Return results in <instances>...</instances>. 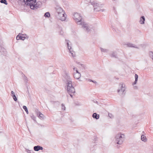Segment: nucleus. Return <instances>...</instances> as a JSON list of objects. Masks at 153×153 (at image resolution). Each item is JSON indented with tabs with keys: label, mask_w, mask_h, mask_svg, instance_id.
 <instances>
[{
	"label": "nucleus",
	"mask_w": 153,
	"mask_h": 153,
	"mask_svg": "<svg viewBox=\"0 0 153 153\" xmlns=\"http://www.w3.org/2000/svg\"><path fill=\"white\" fill-rule=\"evenodd\" d=\"M134 89H137V87L136 86H134Z\"/></svg>",
	"instance_id": "32"
},
{
	"label": "nucleus",
	"mask_w": 153,
	"mask_h": 153,
	"mask_svg": "<svg viewBox=\"0 0 153 153\" xmlns=\"http://www.w3.org/2000/svg\"><path fill=\"white\" fill-rule=\"evenodd\" d=\"M111 56L113 57L117 58V54L116 52H113L111 54Z\"/></svg>",
	"instance_id": "20"
},
{
	"label": "nucleus",
	"mask_w": 153,
	"mask_h": 153,
	"mask_svg": "<svg viewBox=\"0 0 153 153\" xmlns=\"http://www.w3.org/2000/svg\"><path fill=\"white\" fill-rule=\"evenodd\" d=\"M127 45L128 47L134 48H138L136 45L131 43H128L127 44Z\"/></svg>",
	"instance_id": "12"
},
{
	"label": "nucleus",
	"mask_w": 153,
	"mask_h": 153,
	"mask_svg": "<svg viewBox=\"0 0 153 153\" xmlns=\"http://www.w3.org/2000/svg\"><path fill=\"white\" fill-rule=\"evenodd\" d=\"M150 57L151 58L153 61V52L150 51L149 53Z\"/></svg>",
	"instance_id": "21"
},
{
	"label": "nucleus",
	"mask_w": 153,
	"mask_h": 153,
	"mask_svg": "<svg viewBox=\"0 0 153 153\" xmlns=\"http://www.w3.org/2000/svg\"><path fill=\"white\" fill-rule=\"evenodd\" d=\"M25 4L30 6L31 9H37L39 7V5L36 3V0H26Z\"/></svg>",
	"instance_id": "3"
},
{
	"label": "nucleus",
	"mask_w": 153,
	"mask_h": 153,
	"mask_svg": "<svg viewBox=\"0 0 153 153\" xmlns=\"http://www.w3.org/2000/svg\"><path fill=\"white\" fill-rule=\"evenodd\" d=\"M145 21V18L144 16H142L141 17L140 20V22L141 24H144V21Z\"/></svg>",
	"instance_id": "14"
},
{
	"label": "nucleus",
	"mask_w": 153,
	"mask_h": 153,
	"mask_svg": "<svg viewBox=\"0 0 153 153\" xmlns=\"http://www.w3.org/2000/svg\"><path fill=\"white\" fill-rule=\"evenodd\" d=\"M23 108L25 110V111L26 112V113L27 114H28V110H27V108L26 107V106H25V105H24L23 106Z\"/></svg>",
	"instance_id": "25"
},
{
	"label": "nucleus",
	"mask_w": 153,
	"mask_h": 153,
	"mask_svg": "<svg viewBox=\"0 0 153 153\" xmlns=\"http://www.w3.org/2000/svg\"><path fill=\"white\" fill-rule=\"evenodd\" d=\"M56 17L58 19L62 21H65V15L64 12L56 14Z\"/></svg>",
	"instance_id": "7"
},
{
	"label": "nucleus",
	"mask_w": 153,
	"mask_h": 153,
	"mask_svg": "<svg viewBox=\"0 0 153 153\" xmlns=\"http://www.w3.org/2000/svg\"><path fill=\"white\" fill-rule=\"evenodd\" d=\"M43 149V147L39 146H35L33 147L34 150L36 151H38L39 150H42Z\"/></svg>",
	"instance_id": "8"
},
{
	"label": "nucleus",
	"mask_w": 153,
	"mask_h": 153,
	"mask_svg": "<svg viewBox=\"0 0 153 153\" xmlns=\"http://www.w3.org/2000/svg\"><path fill=\"white\" fill-rule=\"evenodd\" d=\"M70 52L73 57H74L75 56V52H74L72 50H70Z\"/></svg>",
	"instance_id": "23"
},
{
	"label": "nucleus",
	"mask_w": 153,
	"mask_h": 153,
	"mask_svg": "<svg viewBox=\"0 0 153 153\" xmlns=\"http://www.w3.org/2000/svg\"><path fill=\"white\" fill-rule=\"evenodd\" d=\"M56 10L57 14L64 12L62 9L61 7H57L56 8Z\"/></svg>",
	"instance_id": "10"
},
{
	"label": "nucleus",
	"mask_w": 153,
	"mask_h": 153,
	"mask_svg": "<svg viewBox=\"0 0 153 153\" xmlns=\"http://www.w3.org/2000/svg\"><path fill=\"white\" fill-rule=\"evenodd\" d=\"M73 18L79 25H80L87 32H88L91 30V28L88 25L86 22L82 21V17L80 14L78 13H75L73 15Z\"/></svg>",
	"instance_id": "2"
},
{
	"label": "nucleus",
	"mask_w": 153,
	"mask_h": 153,
	"mask_svg": "<svg viewBox=\"0 0 153 153\" xmlns=\"http://www.w3.org/2000/svg\"><path fill=\"white\" fill-rule=\"evenodd\" d=\"M37 115L39 118L41 119H43L45 118V116L40 112H38Z\"/></svg>",
	"instance_id": "11"
},
{
	"label": "nucleus",
	"mask_w": 153,
	"mask_h": 153,
	"mask_svg": "<svg viewBox=\"0 0 153 153\" xmlns=\"http://www.w3.org/2000/svg\"><path fill=\"white\" fill-rule=\"evenodd\" d=\"M138 75L137 74H135V80L134 82L132 83V85H136L137 84L138 80Z\"/></svg>",
	"instance_id": "16"
},
{
	"label": "nucleus",
	"mask_w": 153,
	"mask_h": 153,
	"mask_svg": "<svg viewBox=\"0 0 153 153\" xmlns=\"http://www.w3.org/2000/svg\"><path fill=\"white\" fill-rule=\"evenodd\" d=\"M25 37H26L25 39H28V36H27Z\"/></svg>",
	"instance_id": "37"
},
{
	"label": "nucleus",
	"mask_w": 153,
	"mask_h": 153,
	"mask_svg": "<svg viewBox=\"0 0 153 153\" xmlns=\"http://www.w3.org/2000/svg\"><path fill=\"white\" fill-rule=\"evenodd\" d=\"M0 2L2 3H3L6 5L7 4V3L6 0H1Z\"/></svg>",
	"instance_id": "26"
},
{
	"label": "nucleus",
	"mask_w": 153,
	"mask_h": 153,
	"mask_svg": "<svg viewBox=\"0 0 153 153\" xmlns=\"http://www.w3.org/2000/svg\"><path fill=\"white\" fill-rule=\"evenodd\" d=\"M91 4L94 7V10L95 11L97 12L102 11V12L104 10L100 8L102 7L103 6V4H100V3L96 2L94 1L92 2H91Z\"/></svg>",
	"instance_id": "4"
},
{
	"label": "nucleus",
	"mask_w": 153,
	"mask_h": 153,
	"mask_svg": "<svg viewBox=\"0 0 153 153\" xmlns=\"http://www.w3.org/2000/svg\"><path fill=\"white\" fill-rule=\"evenodd\" d=\"M124 138V134H118L115 137V142L117 144L121 145L123 143Z\"/></svg>",
	"instance_id": "5"
},
{
	"label": "nucleus",
	"mask_w": 153,
	"mask_h": 153,
	"mask_svg": "<svg viewBox=\"0 0 153 153\" xmlns=\"http://www.w3.org/2000/svg\"><path fill=\"white\" fill-rule=\"evenodd\" d=\"M141 140L145 142L147 140V139L146 137L144 135H142L141 137Z\"/></svg>",
	"instance_id": "19"
},
{
	"label": "nucleus",
	"mask_w": 153,
	"mask_h": 153,
	"mask_svg": "<svg viewBox=\"0 0 153 153\" xmlns=\"http://www.w3.org/2000/svg\"><path fill=\"white\" fill-rule=\"evenodd\" d=\"M75 71V72H74V73H80L77 70V69Z\"/></svg>",
	"instance_id": "33"
},
{
	"label": "nucleus",
	"mask_w": 153,
	"mask_h": 153,
	"mask_svg": "<svg viewBox=\"0 0 153 153\" xmlns=\"http://www.w3.org/2000/svg\"><path fill=\"white\" fill-rule=\"evenodd\" d=\"M25 80L26 81H27V77H26L25 78Z\"/></svg>",
	"instance_id": "36"
},
{
	"label": "nucleus",
	"mask_w": 153,
	"mask_h": 153,
	"mask_svg": "<svg viewBox=\"0 0 153 153\" xmlns=\"http://www.w3.org/2000/svg\"><path fill=\"white\" fill-rule=\"evenodd\" d=\"M65 80V81L66 83V88L68 93L70 96L73 97V94L75 92V89L73 86L72 83V79L69 76V74L66 73L64 76Z\"/></svg>",
	"instance_id": "1"
},
{
	"label": "nucleus",
	"mask_w": 153,
	"mask_h": 153,
	"mask_svg": "<svg viewBox=\"0 0 153 153\" xmlns=\"http://www.w3.org/2000/svg\"><path fill=\"white\" fill-rule=\"evenodd\" d=\"M91 82H94V83H97V82L96 81H93L92 80V81Z\"/></svg>",
	"instance_id": "35"
},
{
	"label": "nucleus",
	"mask_w": 153,
	"mask_h": 153,
	"mask_svg": "<svg viewBox=\"0 0 153 153\" xmlns=\"http://www.w3.org/2000/svg\"><path fill=\"white\" fill-rule=\"evenodd\" d=\"M66 41L67 42V45L68 49L70 51V50H71V44L69 43V42H69L68 41H67V40H66Z\"/></svg>",
	"instance_id": "17"
},
{
	"label": "nucleus",
	"mask_w": 153,
	"mask_h": 153,
	"mask_svg": "<svg viewBox=\"0 0 153 153\" xmlns=\"http://www.w3.org/2000/svg\"><path fill=\"white\" fill-rule=\"evenodd\" d=\"M31 118L34 121H36L35 119L36 117L35 116H34L33 115L32 116H31Z\"/></svg>",
	"instance_id": "29"
},
{
	"label": "nucleus",
	"mask_w": 153,
	"mask_h": 153,
	"mask_svg": "<svg viewBox=\"0 0 153 153\" xmlns=\"http://www.w3.org/2000/svg\"><path fill=\"white\" fill-rule=\"evenodd\" d=\"M74 78L76 79H79L81 76L80 73H74Z\"/></svg>",
	"instance_id": "9"
},
{
	"label": "nucleus",
	"mask_w": 153,
	"mask_h": 153,
	"mask_svg": "<svg viewBox=\"0 0 153 153\" xmlns=\"http://www.w3.org/2000/svg\"><path fill=\"white\" fill-rule=\"evenodd\" d=\"M99 115L97 114L96 113H94L92 115V117L96 119H98L99 118Z\"/></svg>",
	"instance_id": "18"
},
{
	"label": "nucleus",
	"mask_w": 153,
	"mask_h": 153,
	"mask_svg": "<svg viewBox=\"0 0 153 153\" xmlns=\"http://www.w3.org/2000/svg\"><path fill=\"white\" fill-rule=\"evenodd\" d=\"M26 151L27 153H33V151H31L28 149H26Z\"/></svg>",
	"instance_id": "28"
},
{
	"label": "nucleus",
	"mask_w": 153,
	"mask_h": 153,
	"mask_svg": "<svg viewBox=\"0 0 153 153\" xmlns=\"http://www.w3.org/2000/svg\"><path fill=\"white\" fill-rule=\"evenodd\" d=\"M11 96L13 97L14 100L15 101H16L17 100V98L15 95L14 92L13 91H11Z\"/></svg>",
	"instance_id": "15"
},
{
	"label": "nucleus",
	"mask_w": 153,
	"mask_h": 153,
	"mask_svg": "<svg viewBox=\"0 0 153 153\" xmlns=\"http://www.w3.org/2000/svg\"><path fill=\"white\" fill-rule=\"evenodd\" d=\"M79 62H78V63H77L78 64H79Z\"/></svg>",
	"instance_id": "39"
},
{
	"label": "nucleus",
	"mask_w": 153,
	"mask_h": 153,
	"mask_svg": "<svg viewBox=\"0 0 153 153\" xmlns=\"http://www.w3.org/2000/svg\"><path fill=\"white\" fill-rule=\"evenodd\" d=\"M73 68L74 71H75L77 69V68L75 67L74 66H73Z\"/></svg>",
	"instance_id": "30"
},
{
	"label": "nucleus",
	"mask_w": 153,
	"mask_h": 153,
	"mask_svg": "<svg viewBox=\"0 0 153 153\" xmlns=\"http://www.w3.org/2000/svg\"><path fill=\"white\" fill-rule=\"evenodd\" d=\"M100 50L102 52H104L105 53H107L108 52V50L105 49H104L102 48H100Z\"/></svg>",
	"instance_id": "22"
},
{
	"label": "nucleus",
	"mask_w": 153,
	"mask_h": 153,
	"mask_svg": "<svg viewBox=\"0 0 153 153\" xmlns=\"http://www.w3.org/2000/svg\"><path fill=\"white\" fill-rule=\"evenodd\" d=\"M119 88L117 90V92L119 94L123 93L126 90L125 85L123 83H121L119 85Z\"/></svg>",
	"instance_id": "6"
},
{
	"label": "nucleus",
	"mask_w": 153,
	"mask_h": 153,
	"mask_svg": "<svg viewBox=\"0 0 153 153\" xmlns=\"http://www.w3.org/2000/svg\"><path fill=\"white\" fill-rule=\"evenodd\" d=\"M19 33V34H20ZM25 37H23L21 36H19V35H18L16 37V39L17 40H19V39H22L23 40H24L25 39Z\"/></svg>",
	"instance_id": "13"
},
{
	"label": "nucleus",
	"mask_w": 153,
	"mask_h": 153,
	"mask_svg": "<svg viewBox=\"0 0 153 153\" xmlns=\"http://www.w3.org/2000/svg\"><path fill=\"white\" fill-rule=\"evenodd\" d=\"M108 115L111 118V116H112V114H108Z\"/></svg>",
	"instance_id": "34"
},
{
	"label": "nucleus",
	"mask_w": 153,
	"mask_h": 153,
	"mask_svg": "<svg viewBox=\"0 0 153 153\" xmlns=\"http://www.w3.org/2000/svg\"><path fill=\"white\" fill-rule=\"evenodd\" d=\"M86 80L87 81L92 82V80L89 79H87Z\"/></svg>",
	"instance_id": "31"
},
{
	"label": "nucleus",
	"mask_w": 153,
	"mask_h": 153,
	"mask_svg": "<svg viewBox=\"0 0 153 153\" xmlns=\"http://www.w3.org/2000/svg\"><path fill=\"white\" fill-rule=\"evenodd\" d=\"M96 102H97V101H96Z\"/></svg>",
	"instance_id": "38"
},
{
	"label": "nucleus",
	"mask_w": 153,
	"mask_h": 153,
	"mask_svg": "<svg viewBox=\"0 0 153 153\" xmlns=\"http://www.w3.org/2000/svg\"><path fill=\"white\" fill-rule=\"evenodd\" d=\"M62 110L63 111H65V110L66 108L64 104H62L61 105Z\"/></svg>",
	"instance_id": "27"
},
{
	"label": "nucleus",
	"mask_w": 153,
	"mask_h": 153,
	"mask_svg": "<svg viewBox=\"0 0 153 153\" xmlns=\"http://www.w3.org/2000/svg\"><path fill=\"white\" fill-rule=\"evenodd\" d=\"M50 16V14L49 12H47L45 14L44 16L45 17H49Z\"/></svg>",
	"instance_id": "24"
}]
</instances>
